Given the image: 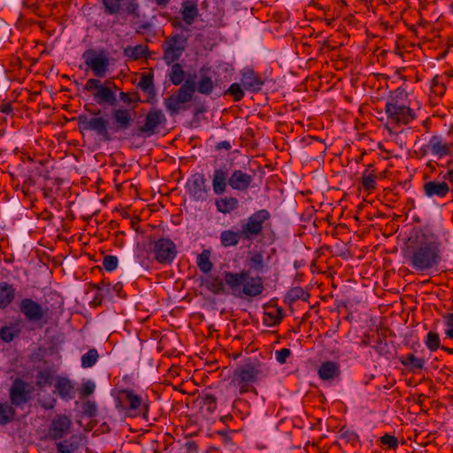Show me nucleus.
Here are the masks:
<instances>
[{
  "label": "nucleus",
  "mask_w": 453,
  "mask_h": 453,
  "mask_svg": "<svg viewBox=\"0 0 453 453\" xmlns=\"http://www.w3.org/2000/svg\"><path fill=\"white\" fill-rule=\"evenodd\" d=\"M25 322L21 317H13L0 327V340L11 343L19 339L23 332Z\"/></svg>",
  "instance_id": "20"
},
{
  "label": "nucleus",
  "mask_w": 453,
  "mask_h": 453,
  "mask_svg": "<svg viewBox=\"0 0 453 453\" xmlns=\"http://www.w3.org/2000/svg\"><path fill=\"white\" fill-rule=\"evenodd\" d=\"M167 122L163 111L157 107L150 108L145 115L143 124L137 128V134L150 137L159 132Z\"/></svg>",
  "instance_id": "14"
},
{
  "label": "nucleus",
  "mask_w": 453,
  "mask_h": 453,
  "mask_svg": "<svg viewBox=\"0 0 453 453\" xmlns=\"http://www.w3.org/2000/svg\"><path fill=\"white\" fill-rule=\"evenodd\" d=\"M189 35L185 33H173L165 38L162 43L163 59L170 65L178 61L187 48Z\"/></svg>",
  "instance_id": "9"
},
{
  "label": "nucleus",
  "mask_w": 453,
  "mask_h": 453,
  "mask_svg": "<svg viewBox=\"0 0 453 453\" xmlns=\"http://www.w3.org/2000/svg\"><path fill=\"white\" fill-rule=\"evenodd\" d=\"M37 402L38 404L46 411L53 410L57 405V399L52 395H48L43 399H38Z\"/></svg>",
  "instance_id": "56"
},
{
  "label": "nucleus",
  "mask_w": 453,
  "mask_h": 453,
  "mask_svg": "<svg viewBox=\"0 0 453 453\" xmlns=\"http://www.w3.org/2000/svg\"><path fill=\"white\" fill-rule=\"evenodd\" d=\"M225 282L230 289V294L238 298H254L263 294L264 280L261 276H250V271L242 269L239 273L224 271L222 273Z\"/></svg>",
  "instance_id": "3"
},
{
  "label": "nucleus",
  "mask_w": 453,
  "mask_h": 453,
  "mask_svg": "<svg viewBox=\"0 0 453 453\" xmlns=\"http://www.w3.org/2000/svg\"><path fill=\"white\" fill-rule=\"evenodd\" d=\"M422 191L427 198L443 199L449 194L451 196V188L445 179L439 178L429 180L424 182Z\"/></svg>",
  "instance_id": "19"
},
{
  "label": "nucleus",
  "mask_w": 453,
  "mask_h": 453,
  "mask_svg": "<svg viewBox=\"0 0 453 453\" xmlns=\"http://www.w3.org/2000/svg\"><path fill=\"white\" fill-rule=\"evenodd\" d=\"M372 165H368V168L364 172L361 177V185L363 188L366 191H372L375 188L376 186V176L373 173H368L369 168H371Z\"/></svg>",
  "instance_id": "46"
},
{
  "label": "nucleus",
  "mask_w": 453,
  "mask_h": 453,
  "mask_svg": "<svg viewBox=\"0 0 453 453\" xmlns=\"http://www.w3.org/2000/svg\"><path fill=\"white\" fill-rule=\"evenodd\" d=\"M446 171H441L439 173V178L445 179V180L448 182V185L451 188V200L450 202L453 203V160L450 159L447 162L446 165Z\"/></svg>",
  "instance_id": "47"
},
{
  "label": "nucleus",
  "mask_w": 453,
  "mask_h": 453,
  "mask_svg": "<svg viewBox=\"0 0 453 453\" xmlns=\"http://www.w3.org/2000/svg\"><path fill=\"white\" fill-rule=\"evenodd\" d=\"M270 373L271 368L266 363L254 359L234 369L231 383L238 387L240 395L249 392L257 395L254 384L266 379Z\"/></svg>",
  "instance_id": "2"
},
{
  "label": "nucleus",
  "mask_w": 453,
  "mask_h": 453,
  "mask_svg": "<svg viewBox=\"0 0 453 453\" xmlns=\"http://www.w3.org/2000/svg\"><path fill=\"white\" fill-rule=\"evenodd\" d=\"M54 393L64 401H69L75 397L74 383L65 376H56L54 383Z\"/></svg>",
  "instance_id": "25"
},
{
  "label": "nucleus",
  "mask_w": 453,
  "mask_h": 453,
  "mask_svg": "<svg viewBox=\"0 0 453 453\" xmlns=\"http://www.w3.org/2000/svg\"><path fill=\"white\" fill-rule=\"evenodd\" d=\"M113 119V131L115 133L127 130L133 124L134 119L130 110L126 108H113L111 110Z\"/></svg>",
  "instance_id": "23"
},
{
  "label": "nucleus",
  "mask_w": 453,
  "mask_h": 453,
  "mask_svg": "<svg viewBox=\"0 0 453 453\" xmlns=\"http://www.w3.org/2000/svg\"><path fill=\"white\" fill-rule=\"evenodd\" d=\"M120 100L127 105L133 104V108L134 109L139 103H142V99L140 94L137 91L133 92H124L121 91L119 93Z\"/></svg>",
  "instance_id": "45"
},
{
  "label": "nucleus",
  "mask_w": 453,
  "mask_h": 453,
  "mask_svg": "<svg viewBox=\"0 0 453 453\" xmlns=\"http://www.w3.org/2000/svg\"><path fill=\"white\" fill-rule=\"evenodd\" d=\"M111 86L118 89V87L110 81H106L102 84L99 80L91 78L87 81L84 88L89 92L96 90L93 96L98 104H108L113 106L117 104V98Z\"/></svg>",
  "instance_id": "12"
},
{
  "label": "nucleus",
  "mask_w": 453,
  "mask_h": 453,
  "mask_svg": "<svg viewBox=\"0 0 453 453\" xmlns=\"http://www.w3.org/2000/svg\"><path fill=\"white\" fill-rule=\"evenodd\" d=\"M400 363L411 372L416 373L425 366V360L417 357L412 353H408L404 357H400Z\"/></svg>",
  "instance_id": "34"
},
{
  "label": "nucleus",
  "mask_w": 453,
  "mask_h": 453,
  "mask_svg": "<svg viewBox=\"0 0 453 453\" xmlns=\"http://www.w3.org/2000/svg\"><path fill=\"white\" fill-rule=\"evenodd\" d=\"M80 447V443L76 440L75 435H72L69 439L59 441L56 443V448L59 453H73Z\"/></svg>",
  "instance_id": "40"
},
{
  "label": "nucleus",
  "mask_w": 453,
  "mask_h": 453,
  "mask_svg": "<svg viewBox=\"0 0 453 453\" xmlns=\"http://www.w3.org/2000/svg\"><path fill=\"white\" fill-rule=\"evenodd\" d=\"M83 413L88 418L96 417L97 413V408L95 402L88 401L82 405Z\"/></svg>",
  "instance_id": "58"
},
{
  "label": "nucleus",
  "mask_w": 453,
  "mask_h": 453,
  "mask_svg": "<svg viewBox=\"0 0 453 453\" xmlns=\"http://www.w3.org/2000/svg\"><path fill=\"white\" fill-rule=\"evenodd\" d=\"M119 259L116 256L107 255L103 259V266L107 272H112L118 267Z\"/></svg>",
  "instance_id": "54"
},
{
  "label": "nucleus",
  "mask_w": 453,
  "mask_h": 453,
  "mask_svg": "<svg viewBox=\"0 0 453 453\" xmlns=\"http://www.w3.org/2000/svg\"><path fill=\"white\" fill-rule=\"evenodd\" d=\"M431 93L434 95L441 97L446 92V85L441 81V78L439 76H435L431 81Z\"/></svg>",
  "instance_id": "51"
},
{
  "label": "nucleus",
  "mask_w": 453,
  "mask_h": 453,
  "mask_svg": "<svg viewBox=\"0 0 453 453\" xmlns=\"http://www.w3.org/2000/svg\"><path fill=\"white\" fill-rule=\"evenodd\" d=\"M440 248L441 242L436 235L419 230L409 237L403 253L413 269L426 271L440 262Z\"/></svg>",
  "instance_id": "1"
},
{
  "label": "nucleus",
  "mask_w": 453,
  "mask_h": 453,
  "mask_svg": "<svg viewBox=\"0 0 453 453\" xmlns=\"http://www.w3.org/2000/svg\"><path fill=\"white\" fill-rule=\"evenodd\" d=\"M82 58L96 77L104 78L105 76L110 65L105 50H102L97 52L94 49L86 50L82 54Z\"/></svg>",
  "instance_id": "15"
},
{
  "label": "nucleus",
  "mask_w": 453,
  "mask_h": 453,
  "mask_svg": "<svg viewBox=\"0 0 453 453\" xmlns=\"http://www.w3.org/2000/svg\"><path fill=\"white\" fill-rule=\"evenodd\" d=\"M195 91L196 83L191 80H187L173 95L177 101L184 104L191 101Z\"/></svg>",
  "instance_id": "33"
},
{
  "label": "nucleus",
  "mask_w": 453,
  "mask_h": 453,
  "mask_svg": "<svg viewBox=\"0 0 453 453\" xmlns=\"http://www.w3.org/2000/svg\"><path fill=\"white\" fill-rule=\"evenodd\" d=\"M99 358L98 352L96 349H90L81 357V366L83 368H89L96 365Z\"/></svg>",
  "instance_id": "48"
},
{
  "label": "nucleus",
  "mask_w": 453,
  "mask_h": 453,
  "mask_svg": "<svg viewBox=\"0 0 453 453\" xmlns=\"http://www.w3.org/2000/svg\"><path fill=\"white\" fill-rule=\"evenodd\" d=\"M153 86H155L153 73H143L138 82V88L142 91H147L149 89H151V87Z\"/></svg>",
  "instance_id": "53"
},
{
  "label": "nucleus",
  "mask_w": 453,
  "mask_h": 453,
  "mask_svg": "<svg viewBox=\"0 0 453 453\" xmlns=\"http://www.w3.org/2000/svg\"><path fill=\"white\" fill-rule=\"evenodd\" d=\"M288 298L290 302H296L297 300L308 301L310 294L300 287L293 288L288 292Z\"/></svg>",
  "instance_id": "49"
},
{
  "label": "nucleus",
  "mask_w": 453,
  "mask_h": 453,
  "mask_svg": "<svg viewBox=\"0 0 453 453\" xmlns=\"http://www.w3.org/2000/svg\"><path fill=\"white\" fill-rule=\"evenodd\" d=\"M242 239V230L234 231L232 229L224 230L220 233L219 240L223 247L228 248L236 246Z\"/></svg>",
  "instance_id": "36"
},
{
  "label": "nucleus",
  "mask_w": 453,
  "mask_h": 453,
  "mask_svg": "<svg viewBox=\"0 0 453 453\" xmlns=\"http://www.w3.org/2000/svg\"><path fill=\"white\" fill-rule=\"evenodd\" d=\"M16 416L14 406L8 403L0 402V426L12 422Z\"/></svg>",
  "instance_id": "38"
},
{
  "label": "nucleus",
  "mask_w": 453,
  "mask_h": 453,
  "mask_svg": "<svg viewBox=\"0 0 453 453\" xmlns=\"http://www.w3.org/2000/svg\"><path fill=\"white\" fill-rule=\"evenodd\" d=\"M57 368L51 365L37 371L35 375V386L38 389L42 390L44 388L51 386L56 379Z\"/></svg>",
  "instance_id": "26"
},
{
  "label": "nucleus",
  "mask_w": 453,
  "mask_h": 453,
  "mask_svg": "<svg viewBox=\"0 0 453 453\" xmlns=\"http://www.w3.org/2000/svg\"><path fill=\"white\" fill-rule=\"evenodd\" d=\"M16 298V288L13 284L0 281V310L7 309Z\"/></svg>",
  "instance_id": "28"
},
{
  "label": "nucleus",
  "mask_w": 453,
  "mask_h": 453,
  "mask_svg": "<svg viewBox=\"0 0 453 453\" xmlns=\"http://www.w3.org/2000/svg\"><path fill=\"white\" fill-rule=\"evenodd\" d=\"M284 312L281 307L276 305L265 306L263 322L266 326H276L283 319Z\"/></svg>",
  "instance_id": "27"
},
{
  "label": "nucleus",
  "mask_w": 453,
  "mask_h": 453,
  "mask_svg": "<svg viewBox=\"0 0 453 453\" xmlns=\"http://www.w3.org/2000/svg\"><path fill=\"white\" fill-rule=\"evenodd\" d=\"M180 12L182 19L187 26H191L199 16V10L196 2L185 0L181 3Z\"/></svg>",
  "instance_id": "29"
},
{
  "label": "nucleus",
  "mask_w": 453,
  "mask_h": 453,
  "mask_svg": "<svg viewBox=\"0 0 453 453\" xmlns=\"http://www.w3.org/2000/svg\"><path fill=\"white\" fill-rule=\"evenodd\" d=\"M113 293L120 298L124 299L127 297V295L123 291V284L121 282H117L114 285L110 283V295H105V296L111 297Z\"/></svg>",
  "instance_id": "57"
},
{
  "label": "nucleus",
  "mask_w": 453,
  "mask_h": 453,
  "mask_svg": "<svg viewBox=\"0 0 453 453\" xmlns=\"http://www.w3.org/2000/svg\"><path fill=\"white\" fill-rule=\"evenodd\" d=\"M104 13L108 15H117L122 10L127 15L134 18L139 17V4L137 0H101Z\"/></svg>",
  "instance_id": "16"
},
{
  "label": "nucleus",
  "mask_w": 453,
  "mask_h": 453,
  "mask_svg": "<svg viewBox=\"0 0 453 453\" xmlns=\"http://www.w3.org/2000/svg\"><path fill=\"white\" fill-rule=\"evenodd\" d=\"M19 313L24 322L34 324L39 327L49 321V308L31 297H23L17 303Z\"/></svg>",
  "instance_id": "7"
},
{
  "label": "nucleus",
  "mask_w": 453,
  "mask_h": 453,
  "mask_svg": "<svg viewBox=\"0 0 453 453\" xmlns=\"http://www.w3.org/2000/svg\"><path fill=\"white\" fill-rule=\"evenodd\" d=\"M425 344L430 351H435L441 348L439 334L430 331L426 337Z\"/></svg>",
  "instance_id": "50"
},
{
  "label": "nucleus",
  "mask_w": 453,
  "mask_h": 453,
  "mask_svg": "<svg viewBox=\"0 0 453 453\" xmlns=\"http://www.w3.org/2000/svg\"><path fill=\"white\" fill-rule=\"evenodd\" d=\"M72 419L65 414H56L50 420L46 437L51 441L65 438L71 431Z\"/></svg>",
  "instance_id": "18"
},
{
  "label": "nucleus",
  "mask_w": 453,
  "mask_h": 453,
  "mask_svg": "<svg viewBox=\"0 0 453 453\" xmlns=\"http://www.w3.org/2000/svg\"><path fill=\"white\" fill-rule=\"evenodd\" d=\"M318 374L323 380L337 378L341 374L340 365L333 361L323 362L319 368Z\"/></svg>",
  "instance_id": "31"
},
{
  "label": "nucleus",
  "mask_w": 453,
  "mask_h": 453,
  "mask_svg": "<svg viewBox=\"0 0 453 453\" xmlns=\"http://www.w3.org/2000/svg\"><path fill=\"white\" fill-rule=\"evenodd\" d=\"M205 181V178L202 173L194 174L188 180L186 184L188 193L195 201H203L206 199L207 189Z\"/></svg>",
  "instance_id": "21"
},
{
  "label": "nucleus",
  "mask_w": 453,
  "mask_h": 453,
  "mask_svg": "<svg viewBox=\"0 0 453 453\" xmlns=\"http://www.w3.org/2000/svg\"><path fill=\"white\" fill-rule=\"evenodd\" d=\"M184 79H185V72L183 70L182 65L176 62L173 63L171 71L169 73L170 81L173 85L178 86V85H180L184 81Z\"/></svg>",
  "instance_id": "41"
},
{
  "label": "nucleus",
  "mask_w": 453,
  "mask_h": 453,
  "mask_svg": "<svg viewBox=\"0 0 453 453\" xmlns=\"http://www.w3.org/2000/svg\"><path fill=\"white\" fill-rule=\"evenodd\" d=\"M196 265L203 273H209L212 270L213 264L211 261V251L209 250H203V252L197 256Z\"/></svg>",
  "instance_id": "39"
},
{
  "label": "nucleus",
  "mask_w": 453,
  "mask_h": 453,
  "mask_svg": "<svg viewBox=\"0 0 453 453\" xmlns=\"http://www.w3.org/2000/svg\"><path fill=\"white\" fill-rule=\"evenodd\" d=\"M247 265L249 266L250 273L251 271L261 273H264L265 268V263L264 259V254L262 251H254L250 253L247 257Z\"/></svg>",
  "instance_id": "35"
},
{
  "label": "nucleus",
  "mask_w": 453,
  "mask_h": 453,
  "mask_svg": "<svg viewBox=\"0 0 453 453\" xmlns=\"http://www.w3.org/2000/svg\"><path fill=\"white\" fill-rule=\"evenodd\" d=\"M234 71V67L227 64L219 65L214 71H211L209 66H202L199 70V81L196 90L203 95H211L214 88H221L232 80Z\"/></svg>",
  "instance_id": "5"
},
{
  "label": "nucleus",
  "mask_w": 453,
  "mask_h": 453,
  "mask_svg": "<svg viewBox=\"0 0 453 453\" xmlns=\"http://www.w3.org/2000/svg\"><path fill=\"white\" fill-rule=\"evenodd\" d=\"M92 288L98 290L99 293H103L104 296L110 295V282L105 279H103L97 284H93Z\"/></svg>",
  "instance_id": "63"
},
{
  "label": "nucleus",
  "mask_w": 453,
  "mask_h": 453,
  "mask_svg": "<svg viewBox=\"0 0 453 453\" xmlns=\"http://www.w3.org/2000/svg\"><path fill=\"white\" fill-rule=\"evenodd\" d=\"M164 106L171 116H174L179 113L180 109H183L180 105L182 103L177 101L174 95H172L164 99Z\"/></svg>",
  "instance_id": "43"
},
{
  "label": "nucleus",
  "mask_w": 453,
  "mask_h": 453,
  "mask_svg": "<svg viewBox=\"0 0 453 453\" xmlns=\"http://www.w3.org/2000/svg\"><path fill=\"white\" fill-rule=\"evenodd\" d=\"M154 259L161 265H171L177 256V247L173 241L160 237L150 242Z\"/></svg>",
  "instance_id": "13"
},
{
  "label": "nucleus",
  "mask_w": 453,
  "mask_h": 453,
  "mask_svg": "<svg viewBox=\"0 0 453 453\" xmlns=\"http://www.w3.org/2000/svg\"><path fill=\"white\" fill-rule=\"evenodd\" d=\"M241 74V82L246 90L251 93H257L261 90L265 81L260 74L255 73L251 68H244Z\"/></svg>",
  "instance_id": "24"
},
{
  "label": "nucleus",
  "mask_w": 453,
  "mask_h": 453,
  "mask_svg": "<svg viewBox=\"0 0 453 453\" xmlns=\"http://www.w3.org/2000/svg\"><path fill=\"white\" fill-rule=\"evenodd\" d=\"M85 110L94 117L89 118L86 114H80L76 120L81 132L93 131L104 142H111L112 137L108 130V120L100 116L101 111H92L85 105Z\"/></svg>",
  "instance_id": "8"
},
{
  "label": "nucleus",
  "mask_w": 453,
  "mask_h": 453,
  "mask_svg": "<svg viewBox=\"0 0 453 453\" xmlns=\"http://www.w3.org/2000/svg\"><path fill=\"white\" fill-rule=\"evenodd\" d=\"M225 94L229 95L233 97L234 102H240L245 96L244 90L239 83H233L225 91Z\"/></svg>",
  "instance_id": "52"
},
{
  "label": "nucleus",
  "mask_w": 453,
  "mask_h": 453,
  "mask_svg": "<svg viewBox=\"0 0 453 453\" xmlns=\"http://www.w3.org/2000/svg\"><path fill=\"white\" fill-rule=\"evenodd\" d=\"M442 317L445 326L448 327V329L445 330V334L447 337L453 340V312L444 314Z\"/></svg>",
  "instance_id": "59"
},
{
  "label": "nucleus",
  "mask_w": 453,
  "mask_h": 453,
  "mask_svg": "<svg viewBox=\"0 0 453 453\" xmlns=\"http://www.w3.org/2000/svg\"><path fill=\"white\" fill-rule=\"evenodd\" d=\"M381 444L385 445V449H395L398 446V440L395 436L388 434H384L380 439Z\"/></svg>",
  "instance_id": "55"
},
{
  "label": "nucleus",
  "mask_w": 453,
  "mask_h": 453,
  "mask_svg": "<svg viewBox=\"0 0 453 453\" xmlns=\"http://www.w3.org/2000/svg\"><path fill=\"white\" fill-rule=\"evenodd\" d=\"M271 218L270 212L266 209H261L253 212L245 223L241 225L242 239L251 241L261 235L264 232L265 225Z\"/></svg>",
  "instance_id": "10"
},
{
  "label": "nucleus",
  "mask_w": 453,
  "mask_h": 453,
  "mask_svg": "<svg viewBox=\"0 0 453 453\" xmlns=\"http://www.w3.org/2000/svg\"><path fill=\"white\" fill-rule=\"evenodd\" d=\"M427 146L429 151L438 159L452 154L453 143L447 142L441 135L434 134L431 136Z\"/></svg>",
  "instance_id": "22"
},
{
  "label": "nucleus",
  "mask_w": 453,
  "mask_h": 453,
  "mask_svg": "<svg viewBox=\"0 0 453 453\" xmlns=\"http://www.w3.org/2000/svg\"><path fill=\"white\" fill-rule=\"evenodd\" d=\"M203 285L205 288L213 295H226L230 294V289H226L224 278L220 279L219 276L210 275L204 280Z\"/></svg>",
  "instance_id": "30"
},
{
  "label": "nucleus",
  "mask_w": 453,
  "mask_h": 453,
  "mask_svg": "<svg viewBox=\"0 0 453 453\" xmlns=\"http://www.w3.org/2000/svg\"><path fill=\"white\" fill-rule=\"evenodd\" d=\"M215 206L219 212L229 214L239 207V201L234 196H224L216 199Z\"/></svg>",
  "instance_id": "32"
},
{
  "label": "nucleus",
  "mask_w": 453,
  "mask_h": 453,
  "mask_svg": "<svg viewBox=\"0 0 453 453\" xmlns=\"http://www.w3.org/2000/svg\"><path fill=\"white\" fill-rule=\"evenodd\" d=\"M184 24L185 23L183 19L181 20L179 18H173L171 20V25L173 26V27L178 30L175 33H185L188 35L189 29L187 27H185Z\"/></svg>",
  "instance_id": "62"
},
{
  "label": "nucleus",
  "mask_w": 453,
  "mask_h": 453,
  "mask_svg": "<svg viewBox=\"0 0 453 453\" xmlns=\"http://www.w3.org/2000/svg\"><path fill=\"white\" fill-rule=\"evenodd\" d=\"M124 55L134 60L147 58L149 55V48L146 45L139 44L134 47L128 46L124 50Z\"/></svg>",
  "instance_id": "37"
},
{
  "label": "nucleus",
  "mask_w": 453,
  "mask_h": 453,
  "mask_svg": "<svg viewBox=\"0 0 453 453\" xmlns=\"http://www.w3.org/2000/svg\"><path fill=\"white\" fill-rule=\"evenodd\" d=\"M375 351L381 357H385L386 358H390L392 357V353L390 351L388 343L386 339L378 336L375 344L372 346Z\"/></svg>",
  "instance_id": "44"
},
{
  "label": "nucleus",
  "mask_w": 453,
  "mask_h": 453,
  "mask_svg": "<svg viewBox=\"0 0 453 453\" xmlns=\"http://www.w3.org/2000/svg\"><path fill=\"white\" fill-rule=\"evenodd\" d=\"M385 112L388 120L397 126L408 125L416 119L415 111L411 107L399 104L394 96L388 98Z\"/></svg>",
  "instance_id": "11"
},
{
  "label": "nucleus",
  "mask_w": 453,
  "mask_h": 453,
  "mask_svg": "<svg viewBox=\"0 0 453 453\" xmlns=\"http://www.w3.org/2000/svg\"><path fill=\"white\" fill-rule=\"evenodd\" d=\"M96 384L92 380H88L84 382L81 386L80 394L81 397L84 398L90 395H92L95 391Z\"/></svg>",
  "instance_id": "60"
},
{
  "label": "nucleus",
  "mask_w": 453,
  "mask_h": 453,
  "mask_svg": "<svg viewBox=\"0 0 453 453\" xmlns=\"http://www.w3.org/2000/svg\"><path fill=\"white\" fill-rule=\"evenodd\" d=\"M291 356V350L287 348L280 349V350H276L275 357L278 363L283 365L287 362V359Z\"/></svg>",
  "instance_id": "61"
},
{
  "label": "nucleus",
  "mask_w": 453,
  "mask_h": 453,
  "mask_svg": "<svg viewBox=\"0 0 453 453\" xmlns=\"http://www.w3.org/2000/svg\"><path fill=\"white\" fill-rule=\"evenodd\" d=\"M31 386L20 378H16L9 389V399L14 407H22L31 399Z\"/></svg>",
  "instance_id": "17"
},
{
  "label": "nucleus",
  "mask_w": 453,
  "mask_h": 453,
  "mask_svg": "<svg viewBox=\"0 0 453 453\" xmlns=\"http://www.w3.org/2000/svg\"><path fill=\"white\" fill-rule=\"evenodd\" d=\"M200 404L202 410H205L208 414H211L217 409V398L212 394H204L200 398Z\"/></svg>",
  "instance_id": "42"
},
{
  "label": "nucleus",
  "mask_w": 453,
  "mask_h": 453,
  "mask_svg": "<svg viewBox=\"0 0 453 453\" xmlns=\"http://www.w3.org/2000/svg\"><path fill=\"white\" fill-rule=\"evenodd\" d=\"M252 182L253 176L241 169H235L229 174V166L225 164L213 172L212 189L216 195L224 194L227 186L233 190L245 192Z\"/></svg>",
  "instance_id": "4"
},
{
  "label": "nucleus",
  "mask_w": 453,
  "mask_h": 453,
  "mask_svg": "<svg viewBox=\"0 0 453 453\" xmlns=\"http://www.w3.org/2000/svg\"><path fill=\"white\" fill-rule=\"evenodd\" d=\"M340 437L344 439L347 442H354L357 439V434L353 431L344 430L343 428L340 431Z\"/></svg>",
  "instance_id": "64"
},
{
  "label": "nucleus",
  "mask_w": 453,
  "mask_h": 453,
  "mask_svg": "<svg viewBox=\"0 0 453 453\" xmlns=\"http://www.w3.org/2000/svg\"><path fill=\"white\" fill-rule=\"evenodd\" d=\"M116 408L126 411L130 417H142L149 420L150 402L148 396L142 397L133 389H121L115 397Z\"/></svg>",
  "instance_id": "6"
}]
</instances>
